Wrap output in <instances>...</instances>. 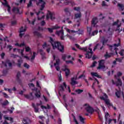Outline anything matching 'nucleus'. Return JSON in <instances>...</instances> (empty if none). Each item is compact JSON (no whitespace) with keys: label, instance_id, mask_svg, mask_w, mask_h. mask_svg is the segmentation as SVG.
<instances>
[{"label":"nucleus","instance_id":"f257e3e1","mask_svg":"<svg viewBox=\"0 0 124 124\" xmlns=\"http://www.w3.org/2000/svg\"><path fill=\"white\" fill-rule=\"evenodd\" d=\"M76 47L79 49V50H82L83 51H85L86 52V58L87 59H91L92 57H93V49L91 48V46H92V44L89 45V47H81L79 45L76 44L75 45Z\"/></svg>","mask_w":124,"mask_h":124},{"label":"nucleus","instance_id":"f03ea898","mask_svg":"<svg viewBox=\"0 0 124 124\" xmlns=\"http://www.w3.org/2000/svg\"><path fill=\"white\" fill-rule=\"evenodd\" d=\"M50 43L52 46L53 49H58L60 52H63V46H62L61 43L59 42H54L53 39L50 38Z\"/></svg>","mask_w":124,"mask_h":124},{"label":"nucleus","instance_id":"7ed1b4c3","mask_svg":"<svg viewBox=\"0 0 124 124\" xmlns=\"http://www.w3.org/2000/svg\"><path fill=\"white\" fill-rule=\"evenodd\" d=\"M39 1V2H36L37 5H39V3H41V8L40 10L42 11L43 9H44V7H45V2L43 0H30L29 3H28L27 6L28 7H31V6H32V1Z\"/></svg>","mask_w":124,"mask_h":124},{"label":"nucleus","instance_id":"20e7f679","mask_svg":"<svg viewBox=\"0 0 124 124\" xmlns=\"http://www.w3.org/2000/svg\"><path fill=\"white\" fill-rule=\"evenodd\" d=\"M101 42L102 43L103 46L100 47V44H98L96 45V46L94 47V49H93V51H95V50H96V49H98V48H100V50H102V49L103 48V46H104V45H105V44H106V43H107V42H108V38H107V37L106 36H104L102 38V40L101 41Z\"/></svg>","mask_w":124,"mask_h":124},{"label":"nucleus","instance_id":"39448f33","mask_svg":"<svg viewBox=\"0 0 124 124\" xmlns=\"http://www.w3.org/2000/svg\"><path fill=\"white\" fill-rule=\"evenodd\" d=\"M118 42H119L118 44H114L113 46H110L109 45H108V47H109L111 51H114L115 50V53L116 55H118V51H117V47H119V46H121V44H120V41H121V40H120V39H118Z\"/></svg>","mask_w":124,"mask_h":124},{"label":"nucleus","instance_id":"423d86ee","mask_svg":"<svg viewBox=\"0 0 124 124\" xmlns=\"http://www.w3.org/2000/svg\"><path fill=\"white\" fill-rule=\"evenodd\" d=\"M28 85L30 87V88H34V89H32V90L35 91V92H36V93H35V96L38 98L40 97V91L38 90L37 88H34V84H33V83H29Z\"/></svg>","mask_w":124,"mask_h":124},{"label":"nucleus","instance_id":"0eeeda50","mask_svg":"<svg viewBox=\"0 0 124 124\" xmlns=\"http://www.w3.org/2000/svg\"><path fill=\"white\" fill-rule=\"evenodd\" d=\"M83 108L84 109H85V110H86L87 112L90 113V114H93V108H92L90 105L87 104H85L83 106Z\"/></svg>","mask_w":124,"mask_h":124},{"label":"nucleus","instance_id":"6e6552de","mask_svg":"<svg viewBox=\"0 0 124 124\" xmlns=\"http://www.w3.org/2000/svg\"><path fill=\"white\" fill-rule=\"evenodd\" d=\"M105 61L103 60H101L99 62V66L98 67V69H104L105 68Z\"/></svg>","mask_w":124,"mask_h":124},{"label":"nucleus","instance_id":"1a4fd4ad","mask_svg":"<svg viewBox=\"0 0 124 124\" xmlns=\"http://www.w3.org/2000/svg\"><path fill=\"white\" fill-rule=\"evenodd\" d=\"M117 6L119 11H121V14L124 15V4L118 3Z\"/></svg>","mask_w":124,"mask_h":124},{"label":"nucleus","instance_id":"9d476101","mask_svg":"<svg viewBox=\"0 0 124 124\" xmlns=\"http://www.w3.org/2000/svg\"><path fill=\"white\" fill-rule=\"evenodd\" d=\"M62 30L60 31H56L57 34L60 37L61 40H64V38H63V31H62Z\"/></svg>","mask_w":124,"mask_h":124},{"label":"nucleus","instance_id":"9b49d317","mask_svg":"<svg viewBox=\"0 0 124 124\" xmlns=\"http://www.w3.org/2000/svg\"><path fill=\"white\" fill-rule=\"evenodd\" d=\"M111 83L112 85H116L117 87H119V86H122L123 85V82H122V80L121 79H118V82H115L114 80H111Z\"/></svg>","mask_w":124,"mask_h":124},{"label":"nucleus","instance_id":"f8f14e48","mask_svg":"<svg viewBox=\"0 0 124 124\" xmlns=\"http://www.w3.org/2000/svg\"><path fill=\"white\" fill-rule=\"evenodd\" d=\"M2 64H4V65L7 67V66H9V67H11L12 66V63H11V62H10V61L7 60L5 61V62H2Z\"/></svg>","mask_w":124,"mask_h":124},{"label":"nucleus","instance_id":"ddd939ff","mask_svg":"<svg viewBox=\"0 0 124 124\" xmlns=\"http://www.w3.org/2000/svg\"><path fill=\"white\" fill-rule=\"evenodd\" d=\"M59 29H61V27L58 25H55L53 26L52 28H47V30L49 32L52 33L53 32V30H58Z\"/></svg>","mask_w":124,"mask_h":124},{"label":"nucleus","instance_id":"4468645a","mask_svg":"<svg viewBox=\"0 0 124 124\" xmlns=\"http://www.w3.org/2000/svg\"><path fill=\"white\" fill-rule=\"evenodd\" d=\"M51 19V20H54L55 19V17L53 16V14L50 11H48L47 14L46 15V19Z\"/></svg>","mask_w":124,"mask_h":124},{"label":"nucleus","instance_id":"2eb2a0df","mask_svg":"<svg viewBox=\"0 0 124 124\" xmlns=\"http://www.w3.org/2000/svg\"><path fill=\"white\" fill-rule=\"evenodd\" d=\"M64 88H66V84H65V82H63V85L60 86V91L59 92V94H61V92L64 91Z\"/></svg>","mask_w":124,"mask_h":124},{"label":"nucleus","instance_id":"dca6fc26","mask_svg":"<svg viewBox=\"0 0 124 124\" xmlns=\"http://www.w3.org/2000/svg\"><path fill=\"white\" fill-rule=\"evenodd\" d=\"M26 31H27V28L26 27H21V28L20 29V31H19L20 37H22L23 36V35H24V34L22 33V32H24Z\"/></svg>","mask_w":124,"mask_h":124},{"label":"nucleus","instance_id":"f3484780","mask_svg":"<svg viewBox=\"0 0 124 124\" xmlns=\"http://www.w3.org/2000/svg\"><path fill=\"white\" fill-rule=\"evenodd\" d=\"M76 80H77V78H71V85L72 86H74V85H76V84H78V82L76 81Z\"/></svg>","mask_w":124,"mask_h":124},{"label":"nucleus","instance_id":"a211bd4d","mask_svg":"<svg viewBox=\"0 0 124 124\" xmlns=\"http://www.w3.org/2000/svg\"><path fill=\"white\" fill-rule=\"evenodd\" d=\"M43 48L44 49H46V52H47V53H50V50H51V47H50V46H47L46 43H45L43 45Z\"/></svg>","mask_w":124,"mask_h":124},{"label":"nucleus","instance_id":"6ab92c4d","mask_svg":"<svg viewBox=\"0 0 124 124\" xmlns=\"http://www.w3.org/2000/svg\"><path fill=\"white\" fill-rule=\"evenodd\" d=\"M81 17H82V13H81V12L75 14V20H76V19H80Z\"/></svg>","mask_w":124,"mask_h":124},{"label":"nucleus","instance_id":"aec40b11","mask_svg":"<svg viewBox=\"0 0 124 124\" xmlns=\"http://www.w3.org/2000/svg\"><path fill=\"white\" fill-rule=\"evenodd\" d=\"M64 4H65V5H68V4H71L72 6H74V5H75V3H74V1H73L70 0V1L64 2Z\"/></svg>","mask_w":124,"mask_h":124},{"label":"nucleus","instance_id":"412c9836","mask_svg":"<svg viewBox=\"0 0 124 124\" xmlns=\"http://www.w3.org/2000/svg\"><path fill=\"white\" fill-rule=\"evenodd\" d=\"M4 3H2V4H4V5H6V6H7V10L9 12V13H10V11L11 10V8H10V6H9V5H8V4H7V1H6V0H4Z\"/></svg>","mask_w":124,"mask_h":124},{"label":"nucleus","instance_id":"4be33fe9","mask_svg":"<svg viewBox=\"0 0 124 124\" xmlns=\"http://www.w3.org/2000/svg\"><path fill=\"white\" fill-rule=\"evenodd\" d=\"M115 91H116L115 92L116 96H117V98H120L121 97V91L117 89H115Z\"/></svg>","mask_w":124,"mask_h":124},{"label":"nucleus","instance_id":"5701e85b","mask_svg":"<svg viewBox=\"0 0 124 124\" xmlns=\"http://www.w3.org/2000/svg\"><path fill=\"white\" fill-rule=\"evenodd\" d=\"M98 22V20L97 19V17H94L92 20V24L93 25H94V26H95L96 24Z\"/></svg>","mask_w":124,"mask_h":124},{"label":"nucleus","instance_id":"b1692460","mask_svg":"<svg viewBox=\"0 0 124 124\" xmlns=\"http://www.w3.org/2000/svg\"><path fill=\"white\" fill-rule=\"evenodd\" d=\"M122 25V24L120 23V25H117V29L115 30V31H117L118 33H120L122 31H123V29H120V27Z\"/></svg>","mask_w":124,"mask_h":124},{"label":"nucleus","instance_id":"393cba45","mask_svg":"<svg viewBox=\"0 0 124 124\" xmlns=\"http://www.w3.org/2000/svg\"><path fill=\"white\" fill-rule=\"evenodd\" d=\"M63 71L65 72V76L66 77H67V76H68V75H69L70 73V70H69L68 68H65L64 70Z\"/></svg>","mask_w":124,"mask_h":124},{"label":"nucleus","instance_id":"a878e982","mask_svg":"<svg viewBox=\"0 0 124 124\" xmlns=\"http://www.w3.org/2000/svg\"><path fill=\"white\" fill-rule=\"evenodd\" d=\"M32 107L33 108H34V112L35 113H38V111H39V108L36 106H35V105L34 104H32Z\"/></svg>","mask_w":124,"mask_h":124},{"label":"nucleus","instance_id":"bb28decb","mask_svg":"<svg viewBox=\"0 0 124 124\" xmlns=\"http://www.w3.org/2000/svg\"><path fill=\"white\" fill-rule=\"evenodd\" d=\"M25 97H26V98H28L29 99H33L32 93H31L30 95H25Z\"/></svg>","mask_w":124,"mask_h":124},{"label":"nucleus","instance_id":"cd10ccee","mask_svg":"<svg viewBox=\"0 0 124 124\" xmlns=\"http://www.w3.org/2000/svg\"><path fill=\"white\" fill-rule=\"evenodd\" d=\"M22 63H23L22 60L19 59L17 60V63H16V65H17L18 67H21Z\"/></svg>","mask_w":124,"mask_h":124},{"label":"nucleus","instance_id":"c85d7f7f","mask_svg":"<svg viewBox=\"0 0 124 124\" xmlns=\"http://www.w3.org/2000/svg\"><path fill=\"white\" fill-rule=\"evenodd\" d=\"M100 98L103 100H105V99L108 98V95L106 93H104L103 96L100 97Z\"/></svg>","mask_w":124,"mask_h":124},{"label":"nucleus","instance_id":"c756f323","mask_svg":"<svg viewBox=\"0 0 124 124\" xmlns=\"http://www.w3.org/2000/svg\"><path fill=\"white\" fill-rule=\"evenodd\" d=\"M66 31L67 32H69V33H76V32H78V31H75L74 30H70L67 28L66 29Z\"/></svg>","mask_w":124,"mask_h":124},{"label":"nucleus","instance_id":"7c9ffc66","mask_svg":"<svg viewBox=\"0 0 124 124\" xmlns=\"http://www.w3.org/2000/svg\"><path fill=\"white\" fill-rule=\"evenodd\" d=\"M14 13H19V8L18 7H14L12 9Z\"/></svg>","mask_w":124,"mask_h":124},{"label":"nucleus","instance_id":"2f4dec72","mask_svg":"<svg viewBox=\"0 0 124 124\" xmlns=\"http://www.w3.org/2000/svg\"><path fill=\"white\" fill-rule=\"evenodd\" d=\"M91 75L93 76V77H97V78H101V76L98 75L97 73H91Z\"/></svg>","mask_w":124,"mask_h":124},{"label":"nucleus","instance_id":"473e14b6","mask_svg":"<svg viewBox=\"0 0 124 124\" xmlns=\"http://www.w3.org/2000/svg\"><path fill=\"white\" fill-rule=\"evenodd\" d=\"M106 104H107V105L108 106V107H109V106H111V103H110V100H109L108 98L107 99H106L105 100H104Z\"/></svg>","mask_w":124,"mask_h":124},{"label":"nucleus","instance_id":"72a5a7b5","mask_svg":"<svg viewBox=\"0 0 124 124\" xmlns=\"http://www.w3.org/2000/svg\"><path fill=\"white\" fill-rule=\"evenodd\" d=\"M112 57L111 53H108V52H106V54L105 55V58L106 59H109V58H111Z\"/></svg>","mask_w":124,"mask_h":124},{"label":"nucleus","instance_id":"f704fd0d","mask_svg":"<svg viewBox=\"0 0 124 124\" xmlns=\"http://www.w3.org/2000/svg\"><path fill=\"white\" fill-rule=\"evenodd\" d=\"M78 118L79 119V121L81 122V123H82V124H84L85 122V120H86V118H83V117L81 116H79Z\"/></svg>","mask_w":124,"mask_h":124},{"label":"nucleus","instance_id":"c9c22d12","mask_svg":"<svg viewBox=\"0 0 124 124\" xmlns=\"http://www.w3.org/2000/svg\"><path fill=\"white\" fill-rule=\"evenodd\" d=\"M34 34L35 36H37L38 37H41L42 36L41 34L37 31L34 32Z\"/></svg>","mask_w":124,"mask_h":124},{"label":"nucleus","instance_id":"e433bc0d","mask_svg":"<svg viewBox=\"0 0 124 124\" xmlns=\"http://www.w3.org/2000/svg\"><path fill=\"white\" fill-rule=\"evenodd\" d=\"M17 51L19 53V54H21L22 57H24V49H17Z\"/></svg>","mask_w":124,"mask_h":124},{"label":"nucleus","instance_id":"4c0bfd02","mask_svg":"<svg viewBox=\"0 0 124 124\" xmlns=\"http://www.w3.org/2000/svg\"><path fill=\"white\" fill-rule=\"evenodd\" d=\"M35 56H36V52H33V55H32V56L31 57V62H32V61H33V60H34V59H35Z\"/></svg>","mask_w":124,"mask_h":124},{"label":"nucleus","instance_id":"58836bf2","mask_svg":"<svg viewBox=\"0 0 124 124\" xmlns=\"http://www.w3.org/2000/svg\"><path fill=\"white\" fill-rule=\"evenodd\" d=\"M105 117L106 121V122H107V120H108V119L110 118V115H109V113L108 112H106L105 113Z\"/></svg>","mask_w":124,"mask_h":124},{"label":"nucleus","instance_id":"ea45409f","mask_svg":"<svg viewBox=\"0 0 124 124\" xmlns=\"http://www.w3.org/2000/svg\"><path fill=\"white\" fill-rule=\"evenodd\" d=\"M74 10L75 11H77L78 12H80L81 10V7H74Z\"/></svg>","mask_w":124,"mask_h":124},{"label":"nucleus","instance_id":"a19ab883","mask_svg":"<svg viewBox=\"0 0 124 124\" xmlns=\"http://www.w3.org/2000/svg\"><path fill=\"white\" fill-rule=\"evenodd\" d=\"M98 33V31L97 30H95L92 32L91 35H90V36H94V35H96V34H97Z\"/></svg>","mask_w":124,"mask_h":124},{"label":"nucleus","instance_id":"79ce46f5","mask_svg":"<svg viewBox=\"0 0 124 124\" xmlns=\"http://www.w3.org/2000/svg\"><path fill=\"white\" fill-rule=\"evenodd\" d=\"M41 108H42V109H44V108L45 109H51V107L49 105H47V108L44 106H41Z\"/></svg>","mask_w":124,"mask_h":124},{"label":"nucleus","instance_id":"37998d69","mask_svg":"<svg viewBox=\"0 0 124 124\" xmlns=\"http://www.w3.org/2000/svg\"><path fill=\"white\" fill-rule=\"evenodd\" d=\"M87 31H88V32L89 33V36L90 35H92V33H91V31H92V28L88 27L87 28Z\"/></svg>","mask_w":124,"mask_h":124},{"label":"nucleus","instance_id":"c03bdc74","mask_svg":"<svg viewBox=\"0 0 124 124\" xmlns=\"http://www.w3.org/2000/svg\"><path fill=\"white\" fill-rule=\"evenodd\" d=\"M4 119L8 121H10L11 123H13V118L11 117H4Z\"/></svg>","mask_w":124,"mask_h":124},{"label":"nucleus","instance_id":"a18cd8bd","mask_svg":"<svg viewBox=\"0 0 124 124\" xmlns=\"http://www.w3.org/2000/svg\"><path fill=\"white\" fill-rule=\"evenodd\" d=\"M83 90L80 89H77L76 90V93L79 94L80 93H83Z\"/></svg>","mask_w":124,"mask_h":124},{"label":"nucleus","instance_id":"49530a36","mask_svg":"<svg viewBox=\"0 0 124 124\" xmlns=\"http://www.w3.org/2000/svg\"><path fill=\"white\" fill-rule=\"evenodd\" d=\"M8 104H9V102L8 100H6L3 103H2V105H3L4 106H6V105H8Z\"/></svg>","mask_w":124,"mask_h":124},{"label":"nucleus","instance_id":"de8ad7c7","mask_svg":"<svg viewBox=\"0 0 124 124\" xmlns=\"http://www.w3.org/2000/svg\"><path fill=\"white\" fill-rule=\"evenodd\" d=\"M66 36H67V37L69 38V39H71V40H73V39H74V38L73 37V36H72L68 34H67Z\"/></svg>","mask_w":124,"mask_h":124},{"label":"nucleus","instance_id":"09e8293b","mask_svg":"<svg viewBox=\"0 0 124 124\" xmlns=\"http://www.w3.org/2000/svg\"><path fill=\"white\" fill-rule=\"evenodd\" d=\"M11 25L12 26H15V25H17V21L16 20H12L11 21Z\"/></svg>","mask_w":124,"mask_h":124},{"label":"nucleus","instance_id":"8fccbe9b","mask_svg":"<svg viewBox=\"0 0 124 124\" xmlns=\"http://www.w3.org/2000/svg\"><path fill=\"white\" fill-rule=\"evenodd\" d=\"M24 45H25V44H24V43H22L20 44H19L18 43L15 44V46H17L18 47H22V46H24Z\"/></svg>","mask_w":124,"mask_h":124},{"label":"nucleus","instance_id":"3c124183","mask_svg":"<svg viewBox=\"0 0 124 124\" xmlns=\"http://www.w3.org/2000/svg\"><path fill=\"white\" fill-rule=\"evenodd\" d=\"M39 52L41 56H44L45 55V53L43 52V50L42 49H40L39 50Z\"/></svg>","mask_w":124,"mask_h":124},{"label":"nucleus","instance_id":"603ef678","mask_svg":"<svg viewBox=\"0 0 124 124\" xmlns=\"http://www.w3.org/2000/svg\"><path fill=\"white\" fill-rule=\"evenodd\" d=\"M24 67H25V68H27V69H29V68H30V65H29L27 63H24Z\"/></svg>","mask_w":124,"mask_h":124},{"label":"nucleus","instance_id":"864d4df0","mask_svg":"<svg viewBox=\"0 0 124 124\" xmlns=\"http://www.w3.org/2000/svg\"><path fill=\"white\" fill-rule=\"evenodd\" d=\"M27 21H28L29 24H32V25H34V22H35V19H34L31 22V21L29 20V18H28Z\"/></svg>","mask_w":124,"mask_h":124},{"label":"nucleus","instance_id":"5fc2aeb1","mask_svg":"<svg viewBox=\"0 0 124 124\" xmlns=\"http://www.w3.org/2000/svg\"><path fill=\"white\" fill-rule=\"evenodd\" d=\"M56 63H54V66H56V65H57V64L58 65H59V63H60V59H57V60H56Z\"/></svg>","mask_w":124,"mask_h":124},{"label":"nucleus","instance_id":"6e6d98bb","mask_svg":"<svg viewBox=\"0 0 124 124\" xmlns=\"http://www.w3.org/2000/svg\"><path fill=\"white\" fill-rule=\"evenodd\" d=\"M123 59L124 57H122V58H116V61H117V62H121Z\"/></svg>","mask_w":124,"mask_h":124},{"label":"nucleus","instance_id":"4d7b16f0","mask_svg":"<svg viewBox=\"0 0 124 124\" xmlns=\"http://www.w3.org/2000/svg\"><path fill=\"white\" fill-rule=\"evenodd\" d=\"M23 124H29V122H28V120L23 119L22 120Z\"/></svg>","mask_w":124,"mask_h":124},{"label":"nucleus","instance_id":"13d9d810","mask_svg":"<svg viewBox=\"0 0 124 124\" xmlns=\"http://www.w3.org/2000/svg\"><path fill=\"white\" fill-rule=\"evenodd\" d=\"M119 54H120V56H124V49H122L120 52H119Z\"/></svg>","mask_w":124,"mask_h":124},{"label":"nucleus","instance_id":"bf43d9fd","mask_svg":"<svg viewBox=\"0 0 124 124\" xmlns=\"http://www.w3.org/2000/svg\"><path fill=\"white\" fill-rule=\"evenodd\" d=\"M25 51L26 52H30V51H31V48H30L29 46H26Z\"/></svg>","mask_w":124,"mask_h":124},{"label":"nucleus","instance_id":"052dcab7","mask_svg":"<svg viewBox=\"0 0 124 124\" xmlns=\"http://www.w3.org/2000/svg\"><path fill=\"white\" fill-rule=\"evenodd\" d=\"M7 48L8 49H9V50H10V51H11V50H12V49L13 48V47L12 46H11V45H8V46H7Z\"/></svg>","mask_w":124,"mask_h":124},{"label":"nucleus","instance_id":"680f3d73","mask_svg":"<svg viewBox=\"0 0 124 124\" xmlns=\"http://www.w3.org/2000/svg\"><path fill=\"white\" fill-rule=\"evenodd\" d=\"M85 75L83 74V75H80L78 77V79H82H82H85Z\"/></svg>","mask_w":124,"mask_h":124},{"label":"nucleus","instance_id":"e2e57ef3","mask_svg":"<svg viewBox=\"0 0 124 124\" xmlns=\"http://www.w3.org/2000/svg\"><path fill=\"white\" fill-rule=\"evenodd\" d=\"M102 5V6H108V5L106 4V2H105V1H103Z\"/></svg>","mask_w":124,"mask_h":124},{"label":"nucleus","instance_id":"0e129e2a","mask_svg":"<svg viewBox=\"0 0 124 124\" xmlns=\"http://www.w3.org/2000/svg\"><path fill=\"white\" fill-rule=\"evenodd\" d=\"M39 118L40 119L41 121H44V120H45V118L43 116H40Z\"/></svg>","mask_w":124,"mask_h":124},{"label":"nucleus","instance_id":"69168bd1","mask_svg":"<svg viewBox=\"0 0 124 124\" xmlns=\"http://www.w3.org/2000/svg\"><path fill=\"white\" fill-rule=\"evenodd\" d=\"M73 119H74V121L75 122L76 124H79V123H78V121H77V120L76 119V118L75 117V116L73 117Z\"/></svg>","mask_w":124,"mask_h":124},{"label":"nucleus","instance_id":"338daca9","mask_svg":"<svg viewBox=\"0 0 124 124\" xmlns=\"http://www.w3.org/2000/svg\"><path fill=\"white\" fill-rule=\"evenodd\" d=\"M117 75L118 77H120V76H122V75H123V73L121 72H118Z\"/></svg>","mask_w":124,"mask_h":124},{"label":"nucleus","instance_id":"774afa93","mask_svg":"<svg viewBox=\"0 0 124 124\" xmlns=\"http://www.w3.org/2000/svg\"><path fill=\"white\" fill-rule=\"evenodd\" d=\"M118 24H119V20H117V21L114 22L112 24V26H116V25H118Z\"/></svg>","mask_w":124,"mask_h":124}]
</instances>
